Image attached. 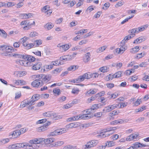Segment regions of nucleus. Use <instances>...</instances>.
<instances>
[{"mask_svg": "<svg viewBox=\"0 0 149 149\" xmlns=\"http://www.w3.org/2000/svg\"><path fill=\"white\" fill-rule=\"evenodd\" d=\"M85 59L84 60L85 63L88 62L90 59L91 55L90 52H87L85 54Z\"/></svg>", "mask_w": 149, "mask_h": 149, "instance_id": "obj_21", "label": "nucleus"}, {"mask_svg": "<svg viewBox=\"0 0 149 149\" xmlns=\"http://www.w3.org/2000/svg\"><path fill=\"white\" fill-rule=\"evenodd\" d=\"M51 76L49 75H45L43 74V78L42 81H41V85H43L44 84L46 83L49 81L51 79Z\"/></svg>", "mask_w": 149, "mask_h": 149, "instance_id": "obj_4", "label": "nucleus"}, {"mask_svg": "<svg viewBox=\"0 0 149 149\" xmlns=\"http://www.w3.org/2000/svg\"><path fill=\"white\" fill-rule=\"evenodd\" d=\"M139 50V47L137 46L133 48H132L131 51V52L133 53H135L138 52Z\"/></svg>", "mask_w": 149, "mask_h": 149, "instance_id": "obj_32", "label": "nucleus"}, {"mask_svg": "<svg viewBox=\"0 0 149 149\" xmlns=\"http://www.w3.org/2000/svg\"><path fill=\"white\" fill-rule=\"evenodd\" d=\"M40 95L39 94H36L33 95L31 98V99H33L34 100V101L35 102L37 100L40 98Z\"/></svg>", "mask_w": 149, "mask_h": 149, "instance_id": "obj_29", "label": "nucleus"}, {"mask_svg": "<svg viewBox=\"0 0 149 149\" xmlns=\"http://www.w3.org/2000/svg\"><path fill=\"white\" fill-rule=\"evenodd\" d=\"M47 120V119H46V118L43 119L41 120H38L37 122V124H41L42 123H45V122H46V121Z\"/></svg>", "mask_w": 149, "mask_h": 149, "instance_id": "obj_49", "label": "nucleus"}, {"mask_svg": "<svg viewBox=\"0 0 149 149\" xmlns=\"http://www.w3.org/2000/svg\"><path fill=\"white\" fill-rule=\"evenodd\" d=\"M78 126V124L77 123H72L67 125L66 128L67 129L71 128L73 127H76Z\"/></svg>", "mask_w": 149, "mask_h": 149, "instance_id": "obj_11", "label": "nucleus"}, {"mask_svg": "<svg viewBox=\"0 0 149 149\" xmlns=\"http://www.w3.org/2000/svg\"><path fill=\"white\" fill-rule=\"evenodd\" d=\"M61 47V48L63 49V50L64 51H66L68 50L69 48V46L68 45L66 44L64 45H63Z\"/></svg>", "mask_w": 149, "mask_h": 149, "instance_id": "obj_37", "label": "nucleus"}, {"mask_svg": "<svg viewBox=\"0 0 149 149\" xmlns=\"http://www.w3.org/2000/svg\"><path fill=\"white\" fill-rule=\"evenodd\" d=\"M119 105V104H113L111 105H110L109 107L111 109V110H112L117 108Z\"/></svg>", "mask_w": 149, "mask_h": 149, "instance_id": "obj_47", "label": "nucleus"}, {"mask_svg": "<svg viewBox=\"0 0 149 149\" xmlns=\"http://www.w3.org/2000/svg\"><path fill=\"white\" fill-rule=\"evenodd\" d=\"M97 140H94L88 142L85 145L84 149L90 148L95 146L97 144Z\"/></svg>", "mask_w": 149, "mask_h": 149, "instance_id": "obj_1", "label": "nucleus"}, {"mask_svg": "<svg viewBox=\"0 0 149 149\" xmlns=\"http://www.w3.org/2000/svg\"><path fill=\"white\" fill-rule=\"evenodd\" d=\"M36 59V58H35L34 56H32L30 55L29 56V59H28V61H29V62H30L31 63V64H32L31 62H33L34 61H35Z\"/></svg>", "mask_w": 149, "mask_h": 149, "instance_id": "obj_36", "label": "nucleus"}, {"mask_svg": "<svg viewBox=\"0 0 149 149\" xmlns=\"http://www.w3.org/2000/svg\"><path fill=\"white\" fill-rule=\"evenodd\" d=\"M135 71L134 69H131L130 70H127L126 72V74L127 75H130L132 73H134Z\"/></svg>", "mask_w": 149, "mask_h": 149, "instance_id": "obj_33", "label": "nucleus"}, {"mask_svg": "<svg viewBox=\"0 0 149 149\" xmlns=\"http://www.w3.org/2000/svg\"><path fill=\"white\" fill-rule=\"evenodd\" d=\"M106 85L108 88L111 89L114 86V85L112 83H110L107 84Z\"/></svg>", "mask_w": 149, "mask_h": 149, "instance_id": "obj_52", "label": "nucleus"}, {"mask_svg": "<svg viewBox=\"0 0 149 149\" xmlns=\"http://www.w3.org/2000/svg\"><path fill=\"white\" fill-rule=\"evenodd\" d=\"M121 46L120 48H117L115 50V51L118 54L123 53L127 49V46H126L124 44H123Z\"/></svg>", "mask_w": 149, "mask_h": 149, "instance_id": "obj_2", "label": "nucleus"}, {"mask_svg": "<svg viewBox=\"0 0 149 149\" xmlns=\"http://www.w3.org/2000/svg\"><path fill=\"white\" fill-rule=\"evenodd\" d=\"M129 40L128 38V37L127 36H126L125 37L124 39L122 40V41L121 42V44H125L126 42H127V41Z\"/></svg>", "mask_w": 149, "mask_h": 149, "instance_id": "obj_62", "label": "nucleus"}, {"mask_svg": "<svg viewBox=\"0 0 149 149\" xmlns=\"http://www.w3.org/2000/svg\"><path fill=\"white\" fill-rule=\"evenodd\" d=\"M142 102V101L141 99H138L136 101L133 103L134 106H137L139 105Z\"/></svg>", "mask_w": 149, "mask_h": 149, "instance_id": "obj_39", "label": "nucleus"}, {"mask_svg": "<svg viewBox=\"0 0 149 149\" xmlns=\"http://www.w3.org/2000/svg\"><path fill=\"white\" fill-rule=\"evenodd\" d=\"M27 73L25 71H17L16 72L15 74L17 77H21L26 75Z\"/></svg>", "mask_w": 149, "mask_h": 149, "instance_id": "obj_15", "label": "nucleus"}, {"mask_svg": "<svg viewBox=\"0 0 149 149\" xmlns=\"http://www.w3.org/2000/svg\"><path fill=\"white\" fill-rule=\"evenodd\" d=\"M109 68L107 66H103L99 68V70L103 73L107 72L108 71Z\"/></svg>", "mask_w": 149, "mask_h": 149, "instance_id": "obj_27", "label": "nucleus"}, {"mask_svg": "<svg viewBox=\"0 0 149 149\" xmlns=\"http://www.w3.org/2000/svg\"><path fill=\"white\" fill-rule=\"evenodd\" d=\"M145 55V52H143L141 53L138 54L136 56V58H139L138 59H139L144 56Z\"/></svg>", "mask_w": 149, "mask_h": 149, "instance_id": "obj_46", "label": "nucleus"}, {"mask_svg": "<svg viewBox=\"0 0 149 149\" xmlns=\"http://www.w3.org/2000/svg\"><path fill=\"white\" fill-rule=\"evenodd\" d=\"M55 141V139L49 138L46 139H44L43 141L45 144H49L54 141Z\"/></svg>", "mask_w": 149, "mask_h": 149, "instance_id": "obj_16", "label": "nucleus"}, {"mask_svg": "<svg viewBox=\"0 0 149 149\" xmlns=\"http://www.w3.org/2000/svg\"><path fill=\"white\" fill-rule=\"evenodd\" d=\"M123 3L124 2L123 1L122 2L119 1L115 5V7L116 8H118V7L120 6L123 5Z\"/></svg>", "mask_w": 149, "mask_h": 149, "instance_id": "obj_57", "label": "nucleus"}, {"mask_svg": "<svg viewBox=\"0 0 149 149\" xmlns=\"http://www.w3.org/2000/svg\"><path fill=\"white\" fill-rule=\"evenodd\" d=\"M43 74H40L39 75H36V80H37V81H39L40 83H41V81H42V78H43Z\"/></svg>", "mask_w": 149, "mask_h": 149, "instance_id": "obj_26", "label": "nucleus"}, {"mask_svg": "<svg viewBox=\"0 0 149 149\" xmlns=\"http://www.w3.org/2000/svg\"><path fill=\"white\" fill-rule=\"evenodd\" d=\"M0 36L1 37L6 38L7 36V34L3 30L0 29Z\"/></svg>", "mask_w": 149, "mask_h": 149, "instance_id": "obj_23", "label": "nucleus"}, {"mask_svg": "<svg viewBox=\"0 0 149 149\" xmlns=\"http://www.w3.org/2000/svg\"><path fill=\"white\" fill-rule=\"evenodd\" d=\"M103 111L104 112H108L111 111L109 106L106 107L103 110Z\"/></svg>", "mask_w": 149, "mask_h": 149, "instance_id": "obj_45", "label": "nucleus"}, {"mask_svg": "<svg viewBox=\"0 0 149 149\" xmlns=\"http://www.w3.org/2000/svg\"><path fill=\"white\" fill-rule=\"evenodd\" d=\"M130 136H132V140H134L135 139H136L138 136V135L136 134H133L130 135Z\"/></svg>", "mask_w": 149, "mask_h": 149, "instance_id": "obj_63", "label": "nucleus"}, {"mask_svg": "<svg viewBox=\"0 0 149 149\" xmlns=\"http://www.w3.org/2000/svg\"><path fill=\"white\" fill-rule=\"evenodd\" d=\"M53 27L54 25L51 23H48L44 26V27L48 30L50 29Z\"/></svg>", "mask_w": 149, "mask_h": 149, "instance_id": "obj_24", "label": "nucleus"}, {"mask_svg": "<svg viewBox=\"0 0 149 149\" xmlns=\"http://www.w3.org/2000/svg\"><path fill=\"white\" fill-rule=\"evenodd\" d=\"M30 22L28 20H25L22 22L20 24L21 25H24V24H27L28 26H26L24 27L23 29L24 30H28L29 29L30 27L29 25H32V24H30Z\"/></svg>", "mask_w": 149, "mask_h": 149, "instance_id": "obj_5", "label": "nucleus"}, {"mask_svg": "<svg viewBox=\"0 0 149 149\" xmlns=\"http://www.w3.org/2000/svg\"><path fill=\"white\" fill-rule=\"evenodd\" d=\"M51 63L52 64L54 65H61V61L58 60L52 61Z\"/></svg>", "mask_w": 149, "mask_h": 149, "instance_id": "obj_35", "label": "nucleus"}, {"mask_svg": "<svg viewBox=\"0 0 149 149\" xmlns=\"http://www.w3.org/2000/svg\"><path fill=\"white\" fill-rule=\"evenodd\" d=\"M28 38L27 37H23L22 38L20 39V41H21V42H23V45L24 44H25L26 43H25V42L27 40Z\"/></svg>", "mask_w": 149, "mask_h": 149, "instance_id": "obj_55", "label": "nucleus"}, {"mask_svg": "<svg viewBox=\"0 0 149 149\" xmlns=\"http://www.w3.org/2000/svg\"><path fill=\"white\" fill-rule=\"evenodd\" d=\"M27 104H28V102H26L25 101H24L21 103V106L22 107V108H23L26 106L28 105H27Z\"/></svg>", "mask_w": 149, "mask_h": 149, "instance_id": "obj_61", "label": "nucleus"}, {"mask_svg": "<svg viewBox=\"0 0 149 149\" xmlns=\"http://www.w3.org/2000/svg\"><path fill=\"white\" fill-rule=\"evenodd\" d=\"M97 95H96L94 96H92L90 98V99H88V100L89 102H91L93 101V100H95L96 97H97Z\"/></svg>", "mask_w": 149, "mask_h": 149, "instance_id": "obj_59", "label": "nucleus"}, {"mask_svg": "<svg viewBox=\"0 0 149 149\" xmlns=\"http://www.w3.org/2000/svg\"><path fill=\"white\" fill-rule=\"evenodd\" d=\"M21 43L20 41H19L18 42H15L13 44V46L15 48L18 47L20 46V43Z\"/></svg>", "mask_w": 149, "mask_h": 149, "instance_id": "obj_53", "label": "nucleus"}, {"mask_svg": "<svg viewBox=\"0 0 149 149\" xmlns=\"http://www.w3.org/2000/svg\"><path fill=\"white\" fill-rule=\"evenodd\" d=\"M49 6L46 5L42 8V11L46 13L49 10Z\"/></svg>", "mask_w": 149, "mask_h": 149, "instance_id": "obj_38", "label": "nucleus"}, {"mask_svg": "<svg viewBox=\"0 0 149 149\" xmlns=\"http://www.w3.org/2000/svg\"><path fill=\"white\" fill-rule=\"evenodd\" d=\"M86 73L82 75L79 76L77 78L76 81H78V82L83 81L85 79H86Z\"/></svg>", "mask_w": 149, "mask_h": 149, "instance_id": "obj_10", "label": "nucleus"}, {"mask_svg": "<svg viewBox=\"0 0 149 149\" xmlns=\"http://www.w3.org/2000/svg\"><path fill=\"white\" fill-rule=\"evenodd\" d=\"M20 134H21V132H20L18 130H17L14 131L13 133H12L11 135L10 134V135L12 136L14 138H15Z\"/></svg>", "mask_w": 149, "mask_h": 149, "instance_id": "obj_12", "label": "nucleus"}, {"mask_svg": "<svg viewBox=\"0 0 149 149\" xmlns=\"http://www.w3.org/2000/svg\"><path fill=\"white\" fill-rule=\"evenodd\" d=\"M104 6L105 7V8L104 7H103L102 9L104 10H107L109 7L110 4L109 2H107L105 3Z\"/></svg>", "mask_w": 149, "mask_h": 149, "instance_id": "obj_50", "label": "nucleus"}, {"mask_svg": "<svg viewBox=\"0 0 149 149\" xmlns=\"http://www.w3.org/2000/svg\"><path fill=\"white\" fill-rule=\"evenodd\" d=\"M55 131L56 132V134H57V135L62 134L64 133L63 132V130L62 129L56 130H55Z\"/></svg>", "mask_w": 149, "mask_h": 149, "instance_id": "obj_40", "label": "nucleus"}, {"mask_svg": "<svg viewBox=\"0 0 149 149\" xmlns=\"http://www.w3.org/2000/svg\"><path fill=\"white\" fill-rule=\"evenodd\" d=\"M64 143V142L62 141H60L55 142V143L50 145L51 147H57L61 146Z\"/></svg>", "mask_w": 149, "mask_h": 149, "instance_id": "obj_8", "label": "nucleus"}, {"mask_svg": "<svg viewBox=\"0 0 149 149\" xmlns=\"http://www.w3.org/2000/svg\"><path fill=\"white\" fill-rule=\"evenodd\" d=\"M42 141H40L37 139H32L29 141V142L30 143L32 144H38L40 143L41 142H42Z\"/></svg>", "mask_w": 149, "mask_h": 149, "instance_id": "obj_13", "label": "nucleus"}, {"mask_svg": "<svg viewBox=\"0 0 149 149\" xmlns=\"http://www.w3.org/2000/svg\"><path fill=\"white\" fill-rule=\"evenodd\" d=\"M145 107H142L138 109H136V112H141L145 109Z\"/></svg>", "mask_w": 149, "mask_h": 149, "instance_id": "obj_58", "label": "nucleus"}, {"mask_svg": "<svg viewBox=\"0 0 149 149\" xmlns=\"http://www.w3.org/2000/svg\"><path fill=\"white\" fill-rule=\"evenodd\" d=\"M31 85L33 87L36 88L40 87L43 85H41V83H40L39 81H37V80H36L34 81L32 83Z\"/></svg>", "mask_w": 149, "mask_h": 149, "instance_id": "obj_7", "label": "nucleus"}, {"mask_svg": "<svg viewBox=\"0 0 149 149\" xmlns=\"http://www.w3.org/2000/svg\"><path fill=\"white\" fill-rule=\"evenodd\" d=\"M19 145L18 143L13 144L10 145H9L8 147V149H16L19 148Z\"/></svg>", "mask_w": 149, "mask_h": 149, "instance_id": "obj_19", "label": "nucleus"}, {"mask_svg": "<svg viewBox=\"0 0 149 149\" xmlns=\"http://www.w3.org/2000/svg\"><path fill=\"white\" fill-rule=\"evenodd\" d=\"M86 79H90L91 78H93V75L94 73H91L90 72H88L87 73H86Z\"/></svg>", "mask_w": 149, "mask_h": 149, "instance_id": "obj_41", "label": "nucleus"}, {"mask_svg": "<svg viewBox=\"0 0 149 149\" xmlns=\"http://www.w3.org/2000/svg\"><path fill=\"white\" fill-rule=\"evenodd\" d=\"M60 59H61V61H69L71 60L72 59V56L71 55L64 56H63L60 57Z\"/></svg>", "mask_w": 149, "mask_h": 149, "instance_id": "obj_18", "label": "nucleus"}, {"mask_svg": "<svg viewBox=\"0 0 149 149\" xmlns=\"http://www.w3.org/2000/svg\"><path fill=\"white\" fill-rule=\"evenodd\" d=\"M128 32V33H130V35L132 36V37H134L135 36V33H136V31L135 30V29L130 30Z\"/></svg>", "mask_w": 149, "mask_h": 149, "instance_id": "obj_31", "label": "nucleus"}, {"mask_svg": "<svg viewBox=\"0 0 149 149\" xmlns=\"http://www.w3.org/2000/svg\"><path fill=\"white\" fill-rule=\"evenodd\" d=\"M145 40V38L142 37H140L135 40L133 42L134 43H139Z\"/></svg>", "mask_w": 149, "mask_h": 149, "instance_id": "obj_20", "label": "nucleus"}, {"mask_svg": "<svg viewBox=\"0 0 149 149\" xmlns=\"http://www.w3.org/2000/svg\"><path fill=\"white\" fill-rule=\"evenodd\" d=\"M51 123V122L48 121L47 123L45 124H44V125L40 127H39L38 129V131L39 132H42L47 130V127Z\"/></svg>", "mask_w": 149, "mask_h": 149, "instance_id": "obj_6", "label": "nucleus"}, {"mask_svg": "<svg viewBox=\"0 0 149 149\" xmlns=\"http://www.w3.org/2000/svg\"><path fill=\"white\" fill-rule=\"evenodd\" d=\"M79 90L78 88H74L72 89V93L73 94H77Z\"/></svg>", "mask_w": 149, "mask_h": 149, "instance_id": "obj_51", "label": "nucleus"}, {"mask_svg": "<svg viewBox=\"0 0 149 149\" xmlns=\"http://www.w3.org/2000/svg\"><path fill=\"white\" fill-rule=\"evenodd\" d=\"M134 147L136 148H140V143L138 142H135L133 144Z\"/></svg>", "mask_w": 149, "mask_h": 149, "instance_id": "obj_64", "label": "nucleus"}, {"mask_svg": "<svg viewBox=\"0 0 149 149\" xmlns=\"http://www.w3.org/2000/svg\"><path fill=\"white\" fill-rule=\"evenodd\" d=\"M35 45V43H32L30 44H24L23 46L26 47V49H29L33 47Z\"/></svg>", "mask_w": 149, "mask_h": 149, "instance_id": "obj_17", "label": "nucleus"}, {"mask_svg": "<svg viewBox=\"0 0 149 149\" xmlns=\"http://www.w3.org/2000/svg\"><path fill=\"white\" fill-rule=\"evenodd\" d=\"M38 34L35 31H34L33 32H31L30 34V36L31 37H35L36 36H37Z\"/></svg>", "mask_w": 149, "mask_h": 149, "instance_id": "obj_56", "label": "nucleus"}, {"mask_svg": "<svg viewBox=\"0 0 149 149\" xmlns=\"http://www.w3.org/2000/svg\"><path fill=\"white\" fill-rule=\"evenodd\" d=\"M17 61V62H19V63L22 65L24 66L31 65V63L27 61H24L21 60H19Z\"/></svg>", "mask_w": 149, "mask_h": 149, "instance_id": "obj_9", "label": "nucleus"}, {"mask_svg": "<svg viewBox=\"0 0 149 149\" xmlns=\"http://www.w3.org/2000/svg\"><path fill=\"white\" fill-rule=\"evenodd\" d=\"M19 143V148H24L27 146H31L29 143Z\"/></svg>", "mask_w": 149, "mask_h": 149, "instance_id": "obj_22", "label": "nucleus"}, {"mask_svg": "<svg viewBox=\"0 0 149 149\" xmlns=\"http://www.w3.org/2000/svg\"><path fill=\"white\" fill-rule=\"evenodd\" d=\"M114 76H114V74L113 75L111 74H109L106 77L107 81L111 80L113 78H115Z\"/></svg>", "mask_w": 149, "mask_h": 149, "instance_id": "obj_43", "label": "nucleus"}, {"mask_svg": "<svg viewBox=\"0 0 149 149\" xmlns=\"http://www.w3.org/2000/svg\"><path fill=\"white\" fill-rule=\"evenodd\" d=\"M122 72L120 71H119L114 74V76H115V78H118L122 76Z\"/></svg>", "mask_w": 149, "mask_h": 149, "instance_id": "obj_34", "label": "nucleus"}, {"mask_svg": "<svg viewBox=\"0 0 149 149\" xmlns=\"http://www.w3.org/2000/svg\"><path fill=\"white\" fill-rule=\"evenodd\" d=\"M94 32H90L88 33L85 34L84 36V38H86L92 35H93L94 33Z\"/></svg>", "mask_w": 149, "mask_h": 149, "instance_id": "obj_60", "label": "nucleus"}, {"mask_svg": "<svg viewBox=\"0 0 149 149\" xmlns=\"http://www.w3.org/2000/svg\"><path fill=\"white\" fill-rule=\"evenodd\" d=\"M8 47V46L2 45L0 46V50L2 52H6V50Z\"/></svg>", "mask_w": 149, "mask_h": 149, "instance_id": "obj_42", "label": "nucleus"}, {"mask_svg": "<svg viewBox=\"0 0 149 149\" xmlns=\"http://www.w3.org/2000/svg\"><path fill=\"white\" fill-rule=\"evenodd\" d=\"M78 67L79 66L77 65H73L68 68L67 70L68 71H71L73 70H75L77 69L78 68Z\"/></svg>", "mask_w": 149, "mask_h": 149, "instance_id": "obj_28", "label": "nucleus"}, {"mask_svg": "<svg viewBox=\"0 0 149 149\" xmlns=\"http://www.w3.org/2000/svg\"><path fill=\"white\" fill-rule=\"evenodd\" d=\"M53 92L54 93L57 94L58 95L60 94V90L58 88H56L54 89Z\"/></svg>", "mask_w": 149, "mask_h": 149, "instance_id": "obj_48", "label": "nucleus"}, {"mask_svg": "<svg viewBox=\"0 0 149 149\" xmlns=\"http://www.w3.org/2000/svg\"><path fill=\"white\" fill-rule=\"evenodd\" d=\"M55 114L50 111H48L47 112H45L43 114V115L44 116H46L47 117H54L55 116Z\"/></svg>", "mask_w": 149, "mask_h": 149, "instance_id": "obj_14", "label": "nucleus"}, {"mask_svg": "<svg viewBox=\"0 0 149 149\" xmlns=\"http://www.w3.org/2000/svg\"><path fill=\"white\" fill-rule=\"evenodd\" d=\"M32 69L33 70H36L40 69L41 67L42 64L41 62H37L32 63Z\"/></svg>", "mask_w": 149, "mask_h": 149, "instance_id": "obj_3", "label": "nucleus"}, {"mask_svg": "<svg viewBox=\"0 0 149 149\" xmlns=\"http://www.w3.org/2000/svg\"><path fill=\"white\" fill-rule=\"evenodd\" d=\"M107 47L106 46L100 47L97 49L96 52L97 53H100L102 52L105 50Z\"/></svg>", "mask_w": 149, "mask_h": 149, "instance_id": "obj_30", "label": "nucleus"}, {"mask_svg": "<svg viewBox=\"0 0 149 149\" xmlns=\"http://www.w3.org/2000/svg\"><path fill=\"white\" fill-rule=\"evenodd\" d=\"M99 104H95L93 105L92 106V107H91V109L92 111H94V110L95 109H96L98 108H99Z\"/></svg>", "mask_w": 149, "mask_h": 149, "instance_id": "obj_44", "label": "nucleus"}, {"mask_svg": "<svg viewBox=\"0 0 149 149\" xmlns=\"http://www.w3.org/2000/svg\"><path fill=\"white\" fill-rule=\"evenodd\" d=\"M81 115V117L82 119L84 120H88L91 117L90 115H88L87 114Z\"/></svg>", "mask_w": 149, "mask_h": 149, "instance_id": "obj_25", "label": "nucleus"}, {"mask_svg": "<svg viewBox=\"0 0 149 149\" xmlns=\"http://www.w3.org/2000/svg\"><path fill=\"white\" fill-rule=\"evenodd\" d=\"M107 146L108 147H111L114 145V143L113 141H109L107 142Z\"/></svg>", "mask_w": 149, "mask_h": 149, "instance_id": "obj_54", "label": "nucleus"}]
</instances>
